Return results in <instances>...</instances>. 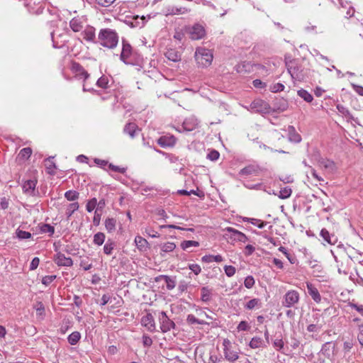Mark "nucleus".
Masks as SVG:
<instances>
[{
	"label": "nucleus",
	"instance_id": "1",
	"mask_svg": "<svg viewBox=\"0 0 363 363\" xmlns=\"http://www.w3.org/2000/svg\"><path fill=\"white\" fill-rule=\"evenodd\" d=\"M286 66L293 80L303 82L308 77V69L298 60H286Z\"/></svg>",
	"mask_w": 363,
	"mask_h": 363
},
{
	"label": "nucleus",
	"instance_id": "2",
	"mask_svg": "<svg viewBox=\"0 0 363 363\" xmlns=\"http://www.w3.org/2000/svg\"><path fill=\"white\" fill-rule=\"evenodd\" d=\"M98 43L104 48L113 49L118 43V33L111 28L101 29L98 35Z\"/></svg>",
	"mask_w": 363,
	"mask_h": 363
},
{
	"label": "nucleus",
	"instance_id": "3",
	"mask_svg": "<svg viewBox=\"0 0 363 363\" xmlns=\"http://www.w3.org/2000/svg\"><path fill=\"white\" fill-rule=\"evenodd\" d=\"M213 53L210 50L198 48L195 52V59L199 67H208L213 61Z\"/></svg>",
	"mask_w": 363,
	"mask_h": 363
},
{
	"label": "nucleus",
	"instance_id": "4",
	"mask_svg": "<svg viewBox=\"0 0 363 363\" xmlns=\"http://www.w3.org/2000/svg\"><path fill=\"white\" fill-rule=\"evenodd\" d=\"M223 231L225 232L223 237L227 241L231 244L235 242H246L248 238L243 233L231 227L225 228Z\"/></svg>",
	"mask_w": 363,
	"mask_h": 363
},
{
	"label": "nucleus",
	"instance_id": "5",
	"mask_svg": "<svg viewBox=\"0 0 363 363\" xmlns=\"http://www.w3.org/2000/svg\"><path fill=\"white\" fill-rule=\"evenodd\" d=\"M223 353L225 359L229 362H234L239 358L238 349L228 339H224L223 341Z\"/></svg>",
	"mask_w": 363,
	"mask_h": 363
},
{
	"label": "nucleus",
	"instance_id": "6",
	"mask_svg": "<svg viewBox=\"0 0 363 363\" xmlns=\"http://www.w3.org/2000/svg\"><path fill=\"white\" fill-rule=\"evenodd\" d=\"M24 6L30 13L39 15L44 10L45 3L42 0H24Z\"/></svg>",
	"mask_w": 363,
	"mask_h": 363
},
{
	"label": "nucleus",
	"instance_id": "7",
	"mask_svg": "<svg viewBox=\"0 0 363 363\" xmlns=\"http://www.w3.org/2000/svg\"><path fill=\"white\" fill-rule=\"evenodd\" d=\"M244 108L248 111L255 113H267L269 111L270 106L262 99H255L249 106H244Z\"/></svg>",
	"mask_w": 363,
	"mask_h": 363
},
{
	"label": "nucleus",
	"instance_id": "8",
	"mask_svg": "<svg viewBox=\"0 0 363 363\" xmlns=\"http://www.w3.org/2000/svg\"><path fill=\"white\" fill-rule=\"evenodd\" d=\"M123 48L121 53V60L127 65L133 64L134 52L131 45L125 40H122Z\"/></svg>",
	"mask_w": 363,
	"mask_h": 363
},
{
	"label": "nucleus",
	"instance_id": "9",
	"mask_svg": "<svg viewBox=\"0 0 363 363\" xmlns=\"http://www.w3.org/2000/svg\"><path fill=\"white\" fill-rule=\"evenodd\" d=\"M158 321L160 323V330L164 333L170 331L175 327V323L174 321L169 319L164 311L159 312Z\"/></svg>",
	"mask_w": 363,
	"mask_h": 363
},
{
	"label": "nucleus",
	"instance_id": "10",
	"mask_svg": "<svg viewBox=\"0 0 363 363\" xmlns=\"http://www.w3.org/2000/svg\"><path fill=\"white\" fill-rule=\"evenodd\" d=\"M300 299L299 294L296 290H289L286 293L282 301V306L286 308L294 307L298 303Z\"/></svg>",
	"mask_w": 363,
	"mask_h": 363
},
{
	"label": "nucleus",
	"instance_id": "11",
	"mask_svg": "<svg viewBox=\"0 0 363 363\" xmlns=\"http://www.w3.org/2000/svg\"><path fill=\"white\" fill-rule=\"evenodd\" d=\"M188 33L191 40H196L203 38L206 35V31L201 25L195 24L188 28Z\"/></svg>",
	"mask_w": 363,
	"mask_h": 363
},
{
	"label": "nucleus",
	"instance_id": "12",
	"mask_svg": "<svg viewBox=\"0 0 363 363\" xmlns=\"http://www.w3.org/2000/svg\"><path fill=\"white\" fill-rule=\"evenodd\" d=\"M191 12V9L184 6H168L165 8V16L184 15Z\"/></svg>",
	"mask_w": 363,
	"mask_h": 363
},
{
	"label": "nucleus",
	"instance_id": "13",
	"mask_svg": "<svg viewBox=\"0 0 363 363\" xmlns=\"http://www.w3.org/2000/svg\"><path fill=\"white\" fill-rule=\"evenodd\" d=\"M55 262L60 267H71L73 264V261L71 257H66L63 253L58 252L55 255Z\"/></svg>",
	"mask_w": 363,
	"mask_h": 363
},
{
	"label": "nucleus",
	"instance_id": "14",
	"mask_svg": "<svg viewBox=\"0 0 363 363\" xmlns=\"http://www.w3.org/2000/svg\"><path fill=\"white\" fill-rule=\"evenodd\" d=\"M141 325L151 333L156 330L155 319L151 313H147L141 318Z\"/></svg>",
	"mask_w": 363,
	"mask_h": 363
},
{
	"label": "nucleus",
	"instance_id": "15",
	"mask_svg": "<svg viewBox=\"0 0 363 363\" xmlns=\"http://www.w3.org/2000/svg\"><path fill=\"white\" fill-rule=\"evenodd\" d=\"M71 70L77 77L80 79L83 78L84 80H86L89 77L88 72L78 62H72L71 65Z\"/></svg>",
	"mask_w": 363,
	"mask_h": 363
},
{
	"label": "nucleus",
	"instance_id": "16",
	"mask_svg": "<svg viewBox=\"0 0 363 363\" xmlns=\"http://www.w3.org/2000/svg\"><path fill=\"white\" fill-rule=\"evenodd\" d=\"M84 24H85V19L84 18L83 16H82V17L77 16V17L73 18L69 21V27L75 33L82 31Z\"/></svg>",
	"mask_w": 363,
	"mask_h": 363
},
{
	"label": "nucleus",
	"instance_id": "17",
	"mask_svg": "<svg viewBox=\"0 0 363 363\" xmlns=\"http://www.w3.org/2000/svg\"><path fill=\"white\" fill-rule=\"evenodd\" d=\"M83 38L89 43H96L98 40H96L95 28L92 26H86L82 33Z\"/></svg>",
	"mask_w": 363,
	"mask_h": 363
},
{
	"label": "nucleus",
	"instance_id": "18",
	"mask_svg": "<svg viewBox=\"0 0 363 363\" xmlns=\"http://www.w3.org/2000/svg\"><path fill=\"white\" fill-rule=\"evenodd\" d=\"M261 171L260 167L256 164H250L239 172V174L242 176H250V175H259Z\"/></svg>",
	"mask_w": 363,
	"mask_h": 363
},
{
	"label": "nucleus",
	"instance_id": "19",
	"mask_svg": "<svg viewBox=\"0 0 363 363\" xmlns=\"http://www.w3.org/2000/svg\"><path fill=\"white\" fill-rule=\"evenodd\" d=\"M199 125V122L197 119L194 118H189L186 119L182 125V128L180 129H178L177 130L179 132H182V130L186 131H191L195 129Z\"/></svg>",
	"mask_w": 363,
	"mask_h": 363
},
{
	"label": "nucleus",
	"instance_id": "20",
	"mask_svg": "<svg viewBox=\"0 0 363 363\" xmlns=\"http://www.w3.org/2000/svg\"><path fill=\"white\" fill-rule=\"evenodd\" d=\"M177 139L173 135H164L160 137L157 143L162 147H172L175 145Z\"/></svg>",
	"mask_w": 363,
	"mask_h": 363
},
{
	"label": "nucleus",
	"instance_id": "21",
	"mask_svg": "<svg viewBox=\"0 0 363 363\" xmlns=\"http://www.w3.org/2000/svg\"><path fill=\"white\" fill-rule=\"evenodd\" d=\"M307 290L309 295L316 303H320L321 301V296L318 292V290L311 284L308 282L306 284Z\"/></svg>",
	"mask_w": 363,
	"mask_h": 363
},
{
	"label": "nucleus",
	"instance_id": "22",
	"mask_svg": "<svg viewBox=\"0 0 363 363\" xmlns=\"http://www.w3.org/2000/svg\"><path fill=\"white\" fill-rule=\"evenodd\" d=\"M36 186V181L27 180L23 184V191L28 195H33Z\"/></svg>",
	"mask_w": 363,
	"mask_h": 363
},
{
	"label": "nucleus",
	"instance_id": "23",
	"mask_svg": "<svg viewBox=\"0 0 363 363\" xmlns=\"http://www.w3.org/2000/svg\"><path fill=\"white\" fill-rule=\"evenodd\" d=\"M249 346L252 349H257L267 347L265 341L260 337H254L249 343Z\"/></svg>",
	"mask_w": 363,
	"mask_h": 363
},
{
	"label": "nucleus",
	"instance_id": "24",
	"mask_svg": "<svg viewBox=\"0 0 363 363\" xmlns=\"http://www.w3.org/2000/svg\"><path fill=\"white\" fill-rule=\"evenodd\" d=\"M138 131H140V130L135 123H129L124 128V132L132 138L135 136L136 133Z\"/></svg>",
	"mask_w": 363,
	"mask_h": 363
},
{
	"label": "nucleus",
	"instance_id": "25",
	"mask_svg": "<svg viewBox=\"0 0 363 363\" xmlns=\"http://www.w3.org/2000/svg\"><path fill=\"white\" fill-rule=\"evenodd\" d=\"M166 57L172 62H179L181 60L180 53L174 49H169L165 53Z\"/></svg>",
	"mask_w": 363,
	"mask_h": 363
},
{
	"label": "nucleus",
	"instance_id": "26",
	"mask_svg": "<svg viewBox=\"0 0 363 363\" xmlns=\"http://www.w3.org/2000/svg\"><path fill=\"white\" fill-rule=\"evenodd\" d=\"M53 158V157H50L45 160V166L47 173L51 175H54L55 174V170L56 169V164L52 160Z\"/></svg>",
	"mask_w": 363,
	"mask_h": 363
},
{
	"label": "nucleus",
	"instance_id": "27",
	"mask_svg": "<svg viewBox=\"0 0 363 363\" xmlns=\"http://www.w3.org/2000/svg\"><path fill=\"white\" fill-rule=\"evenodd\" d=\"M135 245H137L139 250H140V251L146 250V249L147 247L148 242L145 238H142L141 236L138 235L135 238Z\"/></svg>",
	"mask_w": 363,
	"mask_h": 363
},
{
	"label": "nucleus",
	"instance_id": "28",
	"mask_svg": "<svg viewBox=\"0 0 363 363\" xmlns=\"http://www.w3.org/2000/svg\"><path fill=\"white\" fill-rule=\"evenodd\" d=\"M262 306L261 300L259 298H252L245 305V308L247 310H253L255 308H259Z\"/></svg>",
	"mask_w": 363,
	"mask_h": 363
},
{
	"label": "nucleus",
	"instance_id": "29",
	"mask_svg": "<svg viewBox=\"0 0 363 363\" xmlns=\"http://www.w3.org/2000/svg\"><path fill=\"white\" fill-rule=\"evenodd\" d=\"M320 235L323 238V240L325 242H327L328 244H330V245L335 244V236L333 235H330V234L326 229H325V228L322 229Z\"/></svg>",
	"mask_w": 363,
	"mask_h": 363
},
{
	"label": "nucleus",
	"instance_id": "30",
	"mask_svg": "<svg viewBox=\"0 0 363 363\" xmlns=\"http://www.w3.org/2000/svg\"><path fill=\"white\" fill-rule=\"evenodd\" d=\"M160 250L163 252H171L176 248V245L173 242H167L160 245Z\"/></svg>",
	"mask_w": 363,
	"mask_h": 363
},
{
	"label": "nucleus",
	"instance_id": "31",
	"mask_svg": "<svg viewBox=\"0 0 363 363\" xmlns=\"http://www.w3.org/2000/svg\"><path fill=\"white\" fill-rule=\"evenodd\" d=\"M79 205L78 202H74L72 203H69L66 209V216L67 219H69L72 215L79 209Z\"/></svg>",
	"mask_w": 363,
	"mask_h": 363
},
{
	"label": "nucleus",
	"instance_id": "32",
	"mask_svg": "<svg viewBox=\"0 0 363 363\" xmlns=\"http://www.w3.org/2000/svg\"><path fill=\"white\" fill-rule=\"evenodd\" d=\"M116 220L113 218H106L105 220V228L108 233H112L116 230Z\"/></svg>",
	"mask_w": 363,
	"mask_h": 363
},
{
	"label": "nucleus",
	"instance_id": "33",
	"mask_svg": "<svg viewBox=\"0 0 363 363\" xmlns=\"http://www.w3.org/2000/svg\"><path fill=\"white\" fill-rule=\"evenodd\" d=\"M297 94L301 99L308 103H311L313 99V96L308 91L303 89L298 90Z\"/></svg>",
	"mask_w": 363,
	"mask_h": 363
},
{
	"label": "nucleus",
	"instance_id": "34",
	"mask_svg": "<svg viewBox=\"0 0 363 363\" xmlns=\"http://www.w3.org/2000/svg\"><path fill=\"white\" fill-rule=\"evenodd\" d=\"M80 338L81 334L77 331H74L68 336L67 340L71 345H74L79 341Z\"/></svg>",
	"mask_w": 363,
	"mask_h": 363
},
{
	"label": "nucleus",
	"instance_id": "35",
	"mask_svg": "<svg viewBox=\"0 0 363 363\" xmlns=\"http://www.w3.org/2000/svg\"><path fill=\"white\" fill-rule=\"evenodd\" d=\"M201 301L203 302H206V303L208 302L211 300V290L208 288L203 286L201 288Z\"/></svg>",
	"mask_w": 363,
	"mask_h": 363
},
{
	"label": "nucleus",
	"instance_id": "36",
	"mask_svg": "<svg viewBox=\"0 0 363 363\" xmlns=\"http://www.w3.org/2000/svg\"><path fill=\"white\" fill-rule=\"evenodd\" d=\"M105 238V234L99 232L94 235L93 242L98 246H101L104 242Z\"/></svg>",
	"mask_w": 363,
	"mask_h": 363
},
{
	"label": "nucleus",
	"instance_id": "37",
	"mask_svg": "<svg viewBox=\"0 0 363 363\" xmlns=\"http://www.w3.org/2000/svg\"><path fill=\"white\" fill-rule=\"evenodd\" d=\"M186 321L189 324L193 325V324H200V325H207L208 324L207 322L199 320L196 318L194 315L189 314L187 315Z\"/></svg>",
	"mask_w": 363,
	"mask_h": 363
},
{
	"label": "nucleus",
	"instance_id": "38",
	"mask_svg": "<svg viewBox=\"0 0 363 363\" xmlns=\"http://www.w3.org/2000/svg\"><path fill=\"white\" fill-rule=\"evenodd\" d=\"M289 140L294 143H299L301 140V137L299 134L295 133L294 128L289 126Z\"/></svg>",
	"mask_w": 363,
	"mask_h": 363
},
{
	"label": "nucleus",
	"instance_id": "39",
	"mask_svg": "<svg viewBox=\"0 0 363 363\" xmlns=\"http://www.w3.org/2000/svg\"><path fill=\"white\" fill-rule=\"evenodd\" d=\"M79 192L73 190H69L65 192V197L70 201H74L79 199Z\"/></svg>",
	"mask_w": 363,
	"mask_h": 363
},
{
	"label": "nucleus",
	"instance_id": "40",
	"mask_svg": "<svg viewBox=\"0 0 363 363\" xmlns=\"http://www.w3.org/2000/svg\"><path fill=\"white\" fill-rule=\"evenodd\" d=\"M199 242L195 240H184L181 243V247L184 250H188L191 247H199Z\"/></svg>",
	"mask_w": 363,
	"mask_h": 363
},
{
	"label": "nucleus",
	"instance_id": "41",
	"mask_svg": "<svg viewBox=\"0 0 363 363\" xmlns=\"http://www.w3.org/2000/svg\"><path fill=\"white\" fill-rule=\"evenodd\" d=\"M292 190L289 187H284L281 189L278 194L279 198L281 199H286L291 196Z\"/></svg>",
	"mask_w": 363,
	"mask_h": 363
},
{
	"label": "nucleus",
	"instance_id": "42",
	"mask_svg": "<svg viewBox=\"0 0 363 363\" xmlns=\"http://www.w3.org/2000/svg\"><path fill=\"white\" fill-rule=\"evenodd\" d=\"M244 220L250 222V223H252L254 225L257 226L260 229H262L267 225V222H264V221H262L261 220L256 219V218H246L244 219Z\"/></svg>",
	"mask_w": 363,
	"mask_h": 363
},
{
	"label": "nucleus",
	"instance_id": "43",
	"mask_svg": "<svg viewBox=\"0 0 363 363\" xmlns=\"http://www.w3.org/2000/svg\"><path fill=\"white\" fill-rule=\"evenodd\" d=\"M315 319L317 320V322H318V315L317 314L315 315ZM322 328V325L318 324V323L315 324H310L307 327V330L309 333H317Z\"/></svg>",
	"mask_w": 363,
	"mask_h": 363
},
{
	"label": "nucleus",
	"instance_id": "44",
	"mask_svg": "<svg viewBox=\"0 0 363 363\" xmlns=\"http://www.w3.org/2000/svg\"><path fill=\"white\" fill-rule=\"evenodd\" d=\"M32 154L30 147H24L18 153V157L23 160H28Z\"/></svg>",
	"mask_w": 363,
	"mask_h": 363
},
{
	"label": "nucleus",
	"instance_id": "45",
	"mask_svg": "<svg viewBox=\"0 0 363 363\" xmlns=\"http://www.w3.org/2000/svg\"><path fill=\"white\" fill-rule=\"evenodd\" d=\"M108 78L103 75L97 80L96 85L100 88L107 89L108 87Z\"/></svg>",
	"mask_w": 363,
	"mask_h": 363
},
{
	"label": "nucleus",
	"instance_id": "46",
	"mask_svg": "<svg viewBox=\"0 0 363 363\" xmlns=\"http://www.w3.org/2000/svg\"><path fill=\"white\" fill-rule=\"evenodd\" d=\"M115 244L113 241L108 240L104 246V252L106 255H111L114 249Z\"/></svg>",
	"mask_w": 363,
	"mask_h": 363
},
{
	"label": "nucleus",
	"instance_id": "47",
	"mask_svg": "<svg viewBox=\"0 0 363 363\" xmlns=\"http://www.w3.org/2000/svg\"><path fill=\"white\" fill-rule=\"evenodd\" d=\"M97 199L96 198H92L89 200L86 205V209L89 213L92 212L94 208L96 209Z\"/></svg>",
	"mask_w": 363,
	"mask_h": 363
},
{
	"label": "nucleus",
	"instance_id": "48",
	"mask_svg": "<svg viewBox=\"0 0 363 363\" xmlns=\"http://www.w3.org/2000/svg\"><path fill=\"white\" fill-rule=\"evenodd\" d=\"M336 108H337V111L343 116H345L346 117L352 118V115H351L350 111L344 106H342L341 104H337L336 106Z\"/></svg>",
	"mask_w": 363,
	"mask_h": 363
},
{
	"label": "nucleus",
	"instance_id": "49",
	"mask_svg": "<svg viewBox=\"0 0 363 363\" xmlns=\"http://www.w3.org/2000/svg\"><path fill=\"white\" fill-rule=\"evenodd\" d=\"M40 230L44 233H49L50 235H52L55 232V228L53 226L49 224H43L40 227Z\"/></svg>",
	"mask_w": 363,
	"mask_h": 363
},
{
	"label": "nucleus",
	"instance_id": "50",
	"mask_svg": "<svg viewBox=\"0 0 363 363\" xmlns=\"http://www.w3.org/2000/svg\"><path fill=\"white\" fill-rule=\"evenodd\" d=\"M16 235L21 240L29 239L31 238V234L29 232L18 229L16 230Z\"/></svg>",
	"mask_w": 363,
	"mask_h": 363
},
{
	"label": "nucleus",
	"instance_id": "51",
	"mask_svg": "<svg viewBox=\"0 0 363 363\" xmlns=\"http://www.w3.org/2000/svg\"><path fill=\"white\" fill-rule=\"evenodd\" d=\"M255 281L252 276H247L244 281V285L247 289H252L255 285Z\"/></svg>",
	"mask_w": 363,
	"mask_h": 363
},
{
	"label": "nucleus",
	"instance_id": "52",
	"mask_svg": "<svg viewBox=\"0 0 363 363\" xmlns=\"http://www.w3.org/2000/svg\"><path fill=\"white\" fill-rule=\"evenodd\" d=\"M167 284V288L169 290H172L175 287V282L173 279H172L166 275L161 276Z\"/></svg>",
	"mask_w": 363,
	"mask_h": 363
},
{
	"label": "nucleus",
	"instance_id": "53",
	"mask_svg": "<svg viewBox=\"0 0 363 363\" xmlns=\"http://www.w3.org/2000/svg\"><path fill=\"white\" fill-rule=\"evenodd\" d=\"M319 165L325 169L330 168L333 165V162L329 160L321 158L318 161Z\"/></svg>",
	"mask_w": 363,
	"mask_h": 363
},
{
	"label": "nucleus",
	"instance_id": "54",
	"mask_svg": "<svg viewBox=\"0 0 363 363\" xmlns=\"http://www.w3.org/2000/svg\"><path fill=\"white\" fill-rule=\"evenodd\" d=\"M224 271H225V274L228 277H231L235 274L236 269L233 266L225 265L224 267Z\"/></svg>",
	"mask_w": 363,
	"mask_h": 363
},
{
	"label": "nucleus",
	"instance_id": "55",
	"mask_svg": "<svg viewBox=\"0 0 363 363\" xmlns=\"http://www.w3.org/2000/svg\"><path fill=\"white\" fill-rule=\"evenodd\" d=\"M284 89V84L281 83H277L270 86V91L273 93H277L283 91Z\"/></svg>",
	"mask_w": 363,
	"mask_h": 363
},
{
	"label": "nucleus",
	"instance_id": "56",
	"mask_svg": "<svg viewBox=\"0 0 363 363\" xmlns=\"http://www.w3.org/2000/svg\"><path fill=\"white\" fill-rule=\"evenodd\" d=\"M108 168L116 172H119L121 174H124L126 172L125 167H121L119 166L114 165L111 163L108 164Z\"/></svg>",
	"mask_w": 363,
	"mask_h": 363
},
{
	"label": "nucleus",
	"instance_id": "57",
	"mask_svg": "<svg viewBox=\"0 0 363 363\" xmlns=\"http://www.w3.org/2000/svg\"><path fill=\"white\" fill-rule=\"evenodd\" d=\"M349 306L351 308L357 311L361 315L363 316V305L351 302L349 303Z\"/></svg>",
	"mask_w": 363,
	"mask_h": 363
},
{
	"label": "nucleus",
	"instance_id": "58",
	"mask_svg": "<svg viewBox=\"0 0 363 363\" xmlns=\"http://www.w3.org/2000/svg\"><path fill=\"white\" fill-rule=\"evenodd\" d=\"M273 345L277 350L280 351L284 348V343L281 338H277L274 340Z\"/></svg>",
	"mask_w": 363,
	"mask_h": 363
},
{
	"label": "nucleus",
	"instance_id": "59",
	"mask_svg": "<svg viewBox=\"0 0 363 363\" xmlns=\"http://www.w3.org/2000/svg\"><path fill=\"white\" fill-rule=\"evenodd\" d=\"M56 279L55 275H49V276H45L42 279V283L45 285L48 286L50 284H51L55 279Z\"/></svg>",
	"mask_w": 363,
	"mask_h": 363
},
{
	"label": "nucleus",
	"instance_id": "60",
	"mask_svg": "<svg viewBox=\"0 0 363 363\" xmlns=\"http://www.w3.org/2000/svg\"><path fill=\"white\" fill-rule=\"evenodd\" d=\"M189 268L195 275L199 274L201 272V267L197 264H191L189 265Z\"/></svg>",
	"mask_w": 363,
	"mask_h": 363
},
{
	"label": "nucleus",
	"instance_id": "61",
	"mask_svg": "<svg viewBox=\"0 0 363 363\" xmlns=\"http://www.w3.org/2000/svg\"><path fill=\"white\" fill-rule=\"evenodd\" d=\"M101 218V212H98V211H95L94 216L93 218V223L95 226H98L100 224Z\"/></svg>",
	"mask_w": 363,
	"mask_h": 363
},
{
	"label": "nucleus",
	"instance_id": "62",
	"mask_svg": "<svg viewBox=\"0 0 363 363\" xmlns=\"http://www.w3.org/2000/svg\"><path fill=\"white\" fill-rule=\"evenodd\" d=\"M220 154L216 150H211L207 155V158L211 161H216L219 158Z\"/></svg>",
	"mask_w": 363,
	"mask_h": 363
},
{
	"label": "nucleus",
	"instance_id": "63",
	"mask_svg": "<svg viewBox=\"0 0 363 363\" xmlns=\"http://www.w3.org/2000/svg\"><path fill=\"white\" fill-rule=\"evenodd\" d=\"M237 329L238 331H247L250 329V326L246 321L243 320L238 324Z\"/></svg>",
	"mask_w": 363,
	"mask_h": 363
},
{
	"label": "nucleus",
	"instance_id": "64",
	"mask_svg": "<svg viewBox=\"0 0 363 363\" xmlns=\"http://www.w3.org/2000/svg\"><path fill=\"white\" fill-rule=\"evenodd\" d=\"M359 334L357 335V339L360 345H363V324H360L358 325Z\"/></svg>",
	"mask_w": 363,
	"mask_h": 363
}]
</instances>
